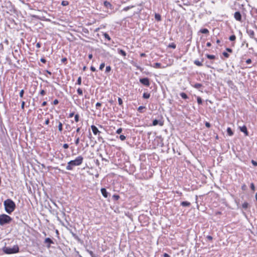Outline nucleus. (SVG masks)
<instances>
[{"label": "nucleus", "mask_w": 257, "mask_h": 257, "mask_svg": "<svg viewBox=\"0 0 257 257\" xmlns=\"http://www.w3.org/2000/svg\"><path fill=\"white\" fill-rule=\"evenodd\" d=\"M83 160V158L81 156H78L75 160H71L67 163L66 169L67 170H72L74 166L80 165Z\"/></svg>", "instance_id": "1"}, {"label": "nucleus", "mask_w": 257, "mask_h": 257, "mask_svg": "<svg viewBox=\"0 0 257 257\" xmlns=\"http://www.w3.org/2000/svg\"><path fill=\"white\" fill-rule=\"evenodd\" d=\"M4 205L6 211L9 214H11L16 208L15 202L10 199L5 200L4 202Z\"/></svg>", "instance_id": "2"}, {"label": "nucleus", "mask_w": 257, "mask_h": 257, "mask_svg": "<svg viewBox=\"0 0 257 257\" xmlns=\"http://www.w3.org/2000/svg\"><path fill=\"white\" fill-rule=\"evenodd\" d=\"M3 250L7 254H13L18 253L19 251V247L18 245H14L12 247L5 246Z\"/></svg>", "instance_id": "3"}, {"label": "nucleus", "mask_w": 257, "mask_h": 257, "mask_svg": "<svg viewBox=\"0 0 257 257\" xmlns=\"http://www.w3.org/2000/svg\"><path fill=\"white\" fill-rule=\"evenodd\" d=\"M12 218L9 215L3 214L0 215V225H4L10 223Z\"/></svg>", "instance_id": "4"}, {"label": "nucleus", "mask_w": 257, "mask_h": 257, "mask_svg": "<svg viewBox=\"0 0 257 257\" xmlns=\"http://www.w3.org/2000/svg\"><path fill=\"white\" fill-rule=\"evenodd\" d=\"M140 82L146 86L149 87L150 85L149 79L148 78H141Z\"/></svg>", "instance_id": "5"}, {"label": "nucleus", "mask_w": 257, "mask_h": 257, "mask_svg": "<svg viewBox=\"0 0 257 257\" xmlns=\"http://www.w3.org/2000/svg\"><path fill=\"white\" fill-rule=\"evenodd\" d=\"M158 124H159L160 126H163L164 124V121L161 120H154L152 123V125L156 126Z\"/></svg>", "instance_id": "6"}, {"label": "nucleus", "mask_w": 257, "mask_h": 257, "mask_svg": "<svg viewBox=\"0 0 257 257\" xmlns=\"http://www.w3.org/2000/svg\"><path fill=\"white\" fill-rule=\"evenodd\" d=\"M91 128L92 131L93 133L94 134V135H99V134H100V132L98 130V128H97V127L96 126H95L94 125H92L91 126Z\"/></svg>", "instance_id": "7"}, {"label": "nucleus", "mask_w": 257, "mask_h": 257, "mask_svg": "<svg viewBox=\"0 0 257 257\" xmlns=\"http://www.w3.org/2000/svg\"><path fill=\"white\" fill-rule=\"evenodd\" d=\"M234 17L236 20L238 21H241V16L240 13L239 12H236L234 13Z\"/></svg>", "instance_id": "8"}, {"label": "nucleus", "mask_w": 257, "mask_h": 257, "mask_svg": "<svg viewBox=\"0 0 257 257\" xmlns=\"http://www.w3.org/2000/svg\"><path fill=\"white\" fill-rule=\"evenodd\" d=\"M239 129L241 132L244 133L245 136H247L248 135V133L247 131V128L245 125H243L242 126H240Z\"/></svg>", "instance_id": "9"}, {"label": "nucleus", "mask_w": 257, "mask_h": 257, "mask_svg": "<svg viewBox=\"0 0 257 257\" xmlns=\"http://www.w3.org/2000/svg\"><path fill=\"white\" fill-rule=\"evenodd\" d=\"M101 193L104 198H107L108 197V193L105 188L101 189Z\"/></svg>", "instance_id": "10"}, {"label": "nucleus", "mask_w": 257, "mask_h": 257, "mask_svg": "<svg viewBox=\"0 0 257 257\" xmlns=\"http://www.w3.org/2000/svg\"><path fill=\"white\" fill-rule=\"evenodd\" d=\"M45 243H48L49 244L47 245V247H50V244H53L54 242L50 238H46L45 239Z\"/></svg>", "instance_id": "11"}, {"label": "nucleus", "mask_w": 257, "mask_h": 257, "mask_svg": "<svg viewBox=\"0 0 257 257\" xmlns=\"http://www.w3.org/2000/svg\"><path fill=\"white\" fill-rule=\"evenodd\" d=\"M104 5L105 7L107 8H110V9H112V5H111V4L107 2V1H105L104 2Z\"/></svg>", "instance_id": "12"}, {"label": "nucleus", "mask_w": 257, "mask_h": 257, "mask_svg": "<svg viewBox=\"0 0 257 257\" xmlns=\"http://www.w3.org/2000/svg\"><path fill=\"white\" fill-rule=\"evenodd\" d=\"M181 204L182 206L184 207H188L191 205L190 203L188 201H183L181 202Z\"/></svg>", "instance_id": "13"}, {"label": "nucleus", "mask_w": 257, "mask_h": 257, "mask_svg": "<svg viewBox=\"0 0 257 257\" xmlns=\"http://www.w3.org/2000/svg\"><path fill=\"white\" fill-rule=\"evenodd\" d=\"M117 51L119 54L121 55L122 56H123L124 57H125L126 55L125 52L124 51H123V50L118 49Z\"/></svg>", "instance_id": "14"}, {"label": "nucleus", "mask_w": 257, "mask_h": 257, "mask_svg": "<svg viewBox=\"0 0 257 257\" xmlns=\"http://www.w3.org/2000/svg\"><path fill=\"white\" fill-rule=\"evenodd\" d=\"M193 86L196 89H199L202 86V85L201 83H196Z\"/></svg>", "instance_id": "15"}, {"label": "nucleus", "mask_w": 257, "mask_h": 257, "mask_svg": "<svg viewBox=\"0 0 257 257\" xmlns=\"http://www.w3.org/2000/svg\"><path fill=\"white\" fill-rule=\"evenodd\" d=\"M227 133L228 135L230 136H231L233 135V133L232 131L231 128H230V127H228L227 128Z\"/></svg>", "instance_id": "16"}, {"label": "nucleus", "mask_w": 257, "mask_h": 257, "mask_svg": "<svg viewBox=\"0 0 257 257\" xmlns=\"http://www.w3.org/2000/svg\"><path fill=\"white\" fill-rule=\"evenodd\" d=\"M180 95L181 96V97L184 99H186L188 98L187 94L184 92H181Z\"/></svg>", "instance_id": "17"}, {"label": "nucleus", "mask_w": 257, "mask_h": 257, "mask_svg": "<svg viewBox=\"0 0 257 257\" xmlns=\"http://www.w3.org/2000/svg\"><path fill=\"white\" fill-rule=\"evenodd\" d=\"M248 33L250 38H253L254 35V33L253 31L249 30V31H248Z\"/></svg>", "instance_id": "18"}, {"label": "nucleus", "mask_w": 257, "mask_h": 257, "mask_svg": "<svg viewBox=\"0 0 257 257\" xmlns=\"http://www.w3.org/2000/svg\"><path fill=\"white\" fill-rule=\"evenodd\" d=\"M200 32L202 34H208L209 33V31L207 29H202L200 30Z\"/></svg>", "instance_id": "19"}, {"label": "nucleus", "mask_w": 257, "mask_h": 257, "mask_svg": "<svg viewBox=\"0 0 257 257\" xmlns=\"http://www.w3.org/2000/svg\"><path fill=\"white\" fill-rule=\"evenodd\" d=\"M143 96L144 98L148 99L150 97V94L148 93H144Z\"/></svg>", "instance_id": "20"}, {"label": "nucleus", "mask_w": 257, "mask_h": 257, "mask_svg": "<svg viewBox=\"0 0 257 257\" xmlns=\"http://www.w3.org/2000/svg\"><path fill=\"white\" fill-rule=\"evenodd\" d=\"M194 64L198 66H202V63L200 62L199 60H195Z\"/></svg>", "instance_id": "21"}, {"label": "nucleus", "mask_w": 257, "mask_h": 257, "mask_svg": "<svg viewBox=\"0 0 257 257\" xmlns=\"http://www.w3.org/2000/svg\"><path fill=\"white\" fill-rule=\"evenodd\" d=\"M103 36L104 37V38L105 39H106L108 41H110L111 40V38L110 37H109V36L108 35V34H107V33H105L103 34Z\"/></svg>", "instance_id": "22"}, {"label": "nucleus", "mask_w": 257, "mask_h": 257, "mask_svg": "<svg viewBox=\"0 0 257 257\" xmlns=\"http://www.w3.org/2000/svg\"><path fill=\"white\" fill-rule=\"evenodd\" d=\"M91 257H96L95 254L93 253V251L88 249L86 250Z\"/></svg>", "instance_id": "23"}, {"label": "nucleus", "mask_w": 257, "mask_h": 257, "mask_svg": "<svg viewBox=\"0 0 257 257\" xmlns=\"http://www.w3.org/2000/svg\"><path fill=\"white\" fill-rule=\"evenodd\" d=\"M155 18L156 20L160 21L161 20V16L159 14H155Z\"/></svg>", "instance_id": "24"}, {"label": "nucleus", "mask_w": 257, "mask_h": 257, "mask_svg": "<svg viewBox=\"0 0 257 257\" xmlns=\"http://www.w3.org/2000/svg\"><path fill=\"white\" fill-rule=\"evenodd\" d=\"M229 39L231 41H234L236 39V36L234 35H231L229 37Z\"/></svg>", "instance_id": "25"}, {"label": "nucleus", "mask_w": 257, "mask_h": 257, "mask_svg": "<svg viewBox=\"0 0 257 257\" xmlns=\"http://www.w3.org/2000/svg\"><path fill=\"white\" fill-rule=\"evenodd\" d=\"M161 64L160 63H155L154 64V65L153 66L154 67L156 68H161Z\"/></svg>", "instance_id": "26"}, {"label": "nucleus", "mask_w": 257, "mask_h": 257, "mask_svg": "<svg viewBox=\"0 0 257 257\" xmlns=\"http://www.w3.org/2000/svg\"><path fill=\"white\" fill-rule=\"evenodd\" d=\"M206 57L207 58L209 59H214L215 58V56L214 55L209 54L206 55Z\"/></svg>", "instance_id": "27"}, {"label": "nucleus", "mask_w": 257, "mask_h": 257, "mask_svg": "<svg viewBox=\"0 0 257 257\" xmlns=\"http://www.w3.org/2000/svg\"><path fill=\"white\" fill-rule=\"evenodd\" d=\"M58 130L60 132L62 131V123L60 121H59Z\"/></svg>", "instance_id": "28"}, {"label": "nucleus", "mask_w": 257, "mask_h": 257, "mask_svg": "<svg viewBox=\"0 0 257 257\" xmlns=\"http://www.w3.org/2000/svg\"><path fill=\"white\" fill-rule=\"evenodd\" d=\"M74 119L76 122H78L79 120V115L78 114L75 115Z\"/></svg>", "instance_id": "29"}, {"label": "nucleus", "mask_w": 257, "mask_h": 257, "mask_svg": "<svg viewBox=\"0 0 257 257\" xmlns=\"http://www.w3.org/2000/svg\"><path fill=\"white\" fill-rule=\"evenodd\" d=\"M69 4V3L68 1H63L62 2V3H61V5L63 6H66L67 5H68Z\"/></svg>", "instance_id": "30"}, {"label": "nucleus", "mask_w": 257, "mask_h": 257, "mask_svg": "<svg viewBox=\"0 0 257 257\" xmlns=\"http://www.w3.org/2000/svg\"><path fill=\"white\" fill-rule=\"evenodd\" d=\"M111 70V67L110 66H107L106 67V69H105V72L106 73H108Z\"/></svg>", "instance_id": "31"}, {"label": "nucleus", "mask_w": 257, "mask_h": 257, "mask_svg": "<svg viewBox=\"0 0 257 257\" xmlns=\"http://www.w3.org/2000/svg\"><path fill=\"white\" fill-rule=\"evenodd\" d=\"M145 107L143 106H140L139 107L138 110L140 111V112H143L142 110L145 109Z\"/></svg>", "instance_id": "32"}, {"label": "nucleus", "mask_w": 257, "mask_h": 257, "mask_svg": "<svg viewBox=\"0 0 257 257\" xmlns=\"http://www.w3.org/2000/svg\"><path fill=\"white\" fill-rule=\"evenodd\" d=\"M77 91L79 95H82L83 92H82V90L81 88H79L78 89H77Z\"/></svg>", "instance_id": "33"}, {"label": "nucleus", "mask_w": 257, "mask_h": 257, "mask_svg": "<svg viewBox=\"0 0 257 257\" xmlns=\"http://www.w3.org/2000/svg\"><path fill=\"white\" fill-rule=\"evenodd\" d=\"M197 102L199 104H201L202 103V99L200 97H198L197 98Z\"/></svg>", "instance_id": "34"}, {"label": "nucleus", "mask_w": 257, "mask_h": 257, "mask_svg": "<svg viewBox=\"0 0 257 257\" xmlns=\"http://www.w3.org/2000/svg\"><path fill=\"white\" fill-rule=\"evenodd\" d=\"M133 7H134V6H128V7H125L123 8V11H127L128 10H130V9H131Z\"/></svg>", "instance_id": "35"}, {"label": "nucleus", "mask_w": 257, "mask_h": 257, "mask_svg": "<svg viewBox=\"0 0 257 257\" xmlns=\"http://www.w3.org/2000/svg\"><path fill=\"white\" fill-rule=\"evenodd\" d=\"M248 203L247 202H244L242 204V207L244 208V209H246L248 207Z\"/></svg>", "instance_id": "36"}, {"label": "nucleus", "mask_w": 257, "mask_h": 257, "mask_svg": "<svg viewBox=\"0 0 257 257\" xmlns=\"http://www.w3.org/2000/svg\"><path fill=\"white\" fill-rule=\"evenodd\" d=\"M76 84H77L78 85L81 84V77H79L78 78Z\"/></svg>", "instance_id": "37"}, {"label": "nucleus", "mask_w": 257, "mask_h": 257, "mask_svg": "<svg viewBox=\"0 0 257 257\" xmlns=\"http://www.w3.org/2000/svg\"><path fill=\"white\" fill-rule=\"evenodd\" d=\"M104 66H105V63H102L100 65L99 69L102 70L104 68Z\"/></svg>", "instance_id": "38"}, {"label": "nucleus", "mask_w": 257, "mask_h": 257, "mask_svg": "<svg viewBox=\"0 0 257 257\" xmlns=\"http://www.w3.org/2000/svg\"><path fill=\"white\" fill-rule=\"evenodd\" d=\"M222 54L226 58H228L229 57V55L226 52H223Z\"/></svg>", "instance_id": "39"}, {"label": "nucleus", "mask_w": 257, "mask_h": 257, "mask_svg": "<svg viewBox=\"0 0 257 257\" xmlns=\"http://www.w3.org/2000/svg\"><path fill=\"white\" fill-rule=\"evenodd\" d=\"M118 104H119V105H122V100L121 99V98L118 97Z\"/></svg>", "instance_id": "40"}, {"label": "nucleus", "mask_w": 257, "mask_h": 257, "mask_svg": "<svg viewBox=\"0 0 257 257\" xmlns=\"http://www.w3.org/2000/svg\"><path fill=\"white\" fill-rule=\"evenodd\" d=\"M122 129L121 128H119L116 130V133L117 134H120L122 132Z\"/></svg>", "instance_id": "41"}, {"label": "nucleus", "mask_w": 257, "mask_h": 257, "mask_svg": "<svg viewBox=\"0 0 257 257\" xmlns=\"http://www.w3.org/2000/svg\"><path fill=\"white\" fill-rule=\"evenodd\" d=\"M119 139L121 140V141H124L126 139V137L124 136V135H120L119 137Z\"/></svg>", "instance_id": "42"}, {"label": "nucleus", "mask_w": 257, "mask_h": 257, "mask_svg": "<svg viewBox=\"0 0 257 257\" xmlns=\"http://www.w3.org/2000/svg\"><path fill=\"white\" fill-rule=\"evenodd\" d=\"M24 93V90L23 89H22V90H21V91L20 92V96L21 98H22L23 97Z\"/></svg>", "instance_id": "43"}, {"label": "nucleus", "mask_w": 257, "mask_h": 257, "mask_svg": "<svg viewBox=\"0 0 257 257\" xmlns=\"http://www.w3.org/2000/svg\"><path fill=\"white\" fill-rule=\"evenodd\" d=\"M79 141H80V140H79V137L77 138L76 139V140H75V144L76 145H78V144H79Z\"/></svg>", "instance_id": "44"}, {"label": "nucleus", "mask_w": 257, "mask_h": 257, "mask_svg": "<svg viewBox=\"0 0 257 257\" xmlns=\"http://www.w3.org/2000/svg\"><path fill=\"white\" fill-rule=\"evenodd\" d=\"M252 164L254 166H257V162L254 160H251Z\"/></svg>", "instance_id": "45"}, {"label": "nucleus", "mask_w": 257, "mask_h": 257, "mask_svg": "<svg viewBox=\"0 0 257 257\" xmlns=\"http://www.w3.org/2000/svg\"><path fill=\"white\" fill-rule=\"evenodd\" d=\"M40 93L42 95H44L46 94V92L44 90H41Z\"/></svg>", "instance_id": "46"}, {"label": "nucleus", "mask_w": 257, "mask_h": 257, "mask_svg": "<svg viewBox=\"0 0 257 257\" xmlns=\"http://www.w3.org/2000/svg\"><path fill=\"white\" fill-rule=\"evenodd\" d=\"M101 105V103L97 102L96 104V108L98 109Z\"/></svg>", "instance_id": "47"}, {"label": "nucleus", "mask_w": 257, "mask_h": 257, "mask_svg": "<svg viewBox=\"0 0 257 257\" xmlns=\"http://www.w3.org/2000/svg\"><path fill=\"white\" fill-rule=\"evenodd\" d=\"M63 147L65 149H67L69 147V146L67 144H64L63 146Z\"/></svg>", "instance_id": "48"}, {"label": "nucleus", "mask_w": 257, "mask_h": 257, "mask_svg": "<svg viewBox=\"0 0 257 257\" xmlns=\"http://www.w3.org/2000/svg\"><path fill=\"white\" fill-rule=\"evenodd\" d=\"M58 103H59V101L58 100V99H55L53 101V104L54 105H57V104H58Z\"/></svg>", "instance_id": "49"}, {"label": "nucleus", "mask_w": 257, "mask_h": 257, "mask_svg": "<svg viewBox=\"0 0 257 257\" xmlns=\"http://www.w3.org/2000/svg\"><path fill=\"white\" fill-rule=\"evenodd\" d=\"M250 187H251V189L253 190V191H254L255 190V187H254V185L253 183H251V185H250Z\"/></svg>", "instance_id": "50"}, {"label": "nucleus", "mask_w": 257, "mask_h": 257, "mask_svg": "<svg viewBox=\"0 0 257 257\" xmlns=\"http://www.w3.org/2000/svg\"><path fill=\"white\" fill-rule=\"evenodd\" d=\"M246 63L247 64H250L251 63V60L250 59H248L246 60Z\"/></svg>", "instance_id": "51"}, {"label": "nucleus", "mask_w": 257, "mask_h": 257, "mask_svg": "<svg viewBox=\"0 0 257 257\" xmlns=\"http://www.w3.org/2000/svg\"><path fill=\"white\" fill-rule=\"evenodd\" d=\"M226 50L228 52H229V53H232V50L231 48H227L226 49Z\"/></svg>", "instance_id": "52"}, {"label": "nucleus", "mask_w": 257, "mask_h": 257, "mask_svg": "<svg viewBox=\"0 0 257 257\" xmlns=\"http://www.w3.org/2000/svg\"><path fill=\"white\" fill-rule=\"evenodd\" d=\"M40 61L43 63H45L46 62V60L44 58H41Z\"/></svg>", "instance_id": "53"}, {"label": "nucleus", "mask_w": 257, "mask_h": 257, "mask_svg": "<svg viewBox=\"0 0 257 257\" xmlns=\"http://www.w3.org/2000/svg\"><path fill=\"white\" fill-rule=\"evenodd\" d=\"M113 197L115 199V200H118L119 198V196L118 195H114L113 196Z\"/></svg>", "instance_id": "54"}, {"label": "nucleus", "mask_w": 257, "mask_h": 257, "mask_svg": "<svg viewBox=\"0 0 257 257\" xmlns=\"http://www.w3.org/2000/svg\"><path fill=\"white\" fill-rule=\"evenodd\" d=\"M74 112H71V113H70L69 114V118H71V117H72L74 116Z\"/></svg>", "instance_id": "55"}, {"label": "nucleus", "mask_w": 257, "mask_h": 257, "mask_svg": "<svg viewBox=\"0 0 257 257\" xmlns=\"http://www.w3.org/2000/svg\"><path fill=\"white\" fill-rule=\"evenodd\" d=\"M90 70H91L92 71H93V72H94V71H96V69H95V68L94 67H93V66H91V67H90Z\"/></svg>", "instance_id": "56"}, {"label": "nucleus", "mask_w": 257, "mask_h": 257, "mask_svg": "<svg viewBox=\"0 0 257 257\" xmlns=\"http://www.w3.org/2000/svg\"><path fill=\"white\" fill-rule=\"evenodd\" d=\"M25 104V102H24V101H23V102H22V104H21V108H22V109H24V108Z\"/></svg>", "instance_id": "57"}, {"label": "nucleus", "mask_w": 257, "mask_h": 257, "mask_svg": "<svg viewBox=\"0 0 257 257\" xmlns=\"http://www.w3.org/2000/svg\"><path fill=\"white\" fill-rule=\"evenodd\" d=\"M45 123L47 125H48L49 123V119L47 118L45 122Z\"/></svg>", "instance_id": "58"}, {"label": "nucleus", "mask_w": 257, "mask_h": 257, "mask_svg": "<svg viewBox=\"0 0 257 257\" xmlns=\"http://www.w3.org/2000/svg\"><path fill=\"white\" fill-rule=\"evenodd\" d=\"M36 47L39 48L41 47V44L40 43H37L36 44Z\"/></svg>", "instance_id": "59"}, {"label": "nucleus", "mask_w": 257, "mask_h": 257, "mask_svg": "<svg viewBox=\"0 0 257 257\" xmlns=\"http://www.w3.org/2000/svg\"><path fill=\"white\" fill-rule=\"evenodd\" d=\"M205 125L206 127H209L210 126V124L209 122H206L205 123Z\"/></svg>", "instance_id": "60"}, {"label": "nucleus", "mask_w": 257, "mask_h": 257, "mask_svg": "<svg viewBox=\"0 0 257 257\" xmlns=\"http://www.w3.org/2000/svg\"><path fill=\"white\" fill-rule=\"evenodd\" d=\"M207 238L209 240H212V237L211 236H210V235H208L207 236Z\"/></svg>", "instance_id": "61"}, {"label": "nucleus", "mask_w": 257, "mask_h": 257, "mask_svg": "<svg viewBox=\"0 0 257 257\" xmlns=\"http://www.w3.org/2000/svg\"><path fill=\"white\" fill-rule=\"evenodd\" d=\"M170 47L174 49L176 48V45L174 44H172V45H170Z\"/></svg>", "instance_id": "62"}, {"label": "nucleus", "mask_w": 257, "mask_h": 257, "mask_svg": "<svg viewBox=\"0 0 257 257\" xmlns=\"http://www.w3.org/2000/svg\"><path fill=\"white\" fill-rule=\"evenodd\" d=\"M164 257H170V255L167 253H165L163 255Z\"/></svg>", "instance_id": "63"}, {"label": "nucleus", "mask_w": 257, "mask_h": 257, "mask_svg": "<svg viewBox=\"0 0 257 257\" xmlns=\"http://www.w3.org/2000/svg\"><path fill=\"white\" fill-rule=\"evenodd\" d=\"M206 46L208 47H210L211 46V44L210 42H207L206 43Z\"/></svg>", "instance_id": "64"}]
</instances>
